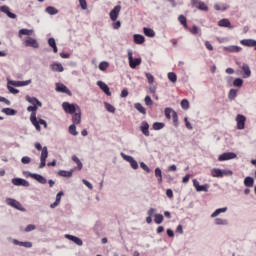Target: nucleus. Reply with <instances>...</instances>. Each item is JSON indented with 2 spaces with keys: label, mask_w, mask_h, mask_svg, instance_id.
<instances>
[{
  "label": "nucleus",
  "mask_w": 256,
  "mask_h": 256,
  "mask_svg": "<svg viewBox=\"0 0 256 256\" xmlns=\"http://www.w3.org/2000/svg\"><path fill=\"white\" fill-rule=\"evenodd\" d=\"M127 53H128V61H129L130 68L137 69V67H139V65H141V62H142L141 57L133 58V50H131V49H128Z\"/></svg>",
  "instance_id": "f03ea898"
},
{
  "label": "nucleus",
  "mask_w": 256,
  "mask_h": 256,
  "mask_svg": "<svg viewBox=\"0 0 256 256\" xmlns=\"http://www.w3.org/2000/svg\"><path fill=\"white\" fill-rule=\"evenodd\" d=\"M140 167L145 171L146 173H151V168L145 164V162H140Z\"/></svg>",
  "instance_id": "680f3d73"
},
{
  "label": "nucleus",
  "mask_w": 256,
  "mask_h": 256,
  "mask_svg": "<svg viewBox=\"0 0 256 256\" xmlns=\"http://www.w3.org/2000/svg\"><path fill=\"white\" fill-rule=\"evenodd\" d=\"M55 91L57 93H65L69 97H73V93L71 92V90H69L67 86H65V84L63 83H56Z\"/></svg>",
  "instance_id": "423d86ee"
},
{
  "label": "nucleus",
  "mask_w": 256,
  "mask_h": 256,
  "mask_svg": "<svg viewBox=\"0 0 256 256\" xmlns=\"http://www.w3.org/2000/svg\"><path fill=\"white\" fill-rule=\"evenodd\" d=\"M68 132L70 135L77 137V135H79V132L77 131V124H71L68 128Z\"/></svg>",
  "instance_id": "e433bc0d"
},
{
  "label": "nucleus",
  "mask_w": 256,
  "mask_h": 256,
  "mask_svg": "<svg viewBox=\"0 0 256 256\" xmlns=\"http://www.w3.org/2000/svg\"><path fill=\"white\" fill-rule=\"evenodd\" d=\"M218 26L219 27H229V29H233V26H231V22L227 18L221 19L218 22Z\"/></svg>",
  "instance_id": "2f4dec72"
},
{
  "label": "nucleus",
  "mask_w": 256,
  "mask_h": 256,
  "mask_svg": "<svg viewBox=\"0 0 256 256\" xmlns=\"http://www.w3.org/2000/svg\"><path fill=\"white\" fill-rule=\"evenodd\" d=\"M32 80H23V81H15V80H9V84H11L13 87H27V85H31Z\"/></svg>",
  "instance_id": "4468645a"
},
{
  "label": "nucleus",
  "mask_w": 256,
  "mask_h": 256,
  "mask_svg": "<svg viewBox=\"0 0 256 256\" xmlns=\"http://www.w3.org/2000/svg\"><path fill=\"white\" fill-rule=\"evenodd\" d=\"M211 175H212V177H223L225 175V171H223L221 169L214 168L211 171Z\"/></svg>",
  "instance_id": "72a5a7b5"
},
{
  "label": "nucleus",
  "mask_w": 256,
  "mask_h": 256,
  "mask_svg": "<svg viewBox=\"0 0 256 256\" xmlns=\"http://www.w3.org/2000/svg\"><path fill=\"white\" fill-rule=\"evenodd\" d=\"M25 100L34 107H43V103L35 96L31 97L29 95H26Z\"/></svg>",
  "instance_id": "9d476101"
},
{
  "label": "nucleus",
  "mask_w": 256,
  "mask_h": 256,
  "mask_svg": "<svg viewBox=\"0 0 256 256\" xmlns=\"http://www.w3.org/2000/svg\"><path fill=\"white\" fill-rule=\"evenodd\" d=\"M6 203L10 207H13V209H17V211L25 212L26 209L21 205V202L15 200V198H6Z\"/></svg>",
  "instance_id": "7ed1b4c3"
},
{
  "label": "nucleus",
  "mask_w": 256,
  "mask_h": 256,
  "mask_svg": "<svg viewBox=\"0 0 256 256\" xmlns=\"http://www.w3.org/2000/svg\"><path fill=\"white\" fill-rule=\"evenodd\" d=\"M178 21L180 25H185L187 23V17L185 15L181 14L178 16Z\"/></svg>",
  "instance_id": "052dcab7"
},
{
  "label": "nucleus",
  "mask_w": 256,
  "mask_h": 256,
  "mask_svg": "<svg viewBox=\"0 0 256 256\" xmlns=\"http://www.w3.org/2000/svg\"><path fill=\"white\" fill-rule=\"evenodd\" d=\"M157 213V209L155 208H150L147 211V217H146V223H148V225H151V223H153V214Z\"/></svg>",
  "instance_id": "cd10ccee"
},
{
  "label": "nucleus",
  "mask_w": 256,
  "mask_h": 256,
  "mask_svg": "<svg viewBox=\"0 0 256 256\" xmlns=\"http://www.w3.org/2000/svg\"><path fill=\"white\" fill-rule=\"evenodd\" d=\"M33 179L37 181V183H40V185H47V178L41 174L35 173Z\"/></svg>",
  "instance_id": "bb28decb"
},
{
  "label": "nucleus",
  "mask_w": 256,
  "mask_h": 256,
  "mask_svg": "<svg viewBox=\"0 0 256 256\" xmlns=\"http://www.w3.org/2000/svg\"><path fill=\"white\" fill-rule=\"evenodd\" d=\"M172 119L174 127H179V115L177 114V111H173Z\"/></svg>",
  "instance_id": "09e8293b"
},
{
  "label": "nucleus",
  "mask_w": 256,
  "mask_h": 256,
  "mask_svg": "<svg viewBox=\"0 0 256 256\" xmlns=\"http://www.w3.org/2000/svg\"><path fill=\"white\" fill-rule=\"evenodd\" d=\"M133 41L135 45H143V43H145V36L142 34H134Z\"/></svg>",
  "instance_id": "a878e982"
},
{
  "label": "nucleus",
  "mask_w": 256,
  "mask_h": 256,
  "mask_svg": "<svg viewBox=\"0 0 256 256\" xmlns=\"http://www.w3.org/2000/svg\"><path fill=\"white\" fill-rule=\"evenodd\" d=\"M62 109L65 113H67V115H73L74 113H77L81 107L78 106L77 103L63 102Z\"/></svg>",
  "instance_id": "f257e3e1"
},
{
  "label": "nucleus",
  "mask_w": 256,
  "mask_h": 256,
  "mask_svg": "<svg viewBox=\"0 0 256 256\" xmlns=\"http://www.w3.org/2000/svg\"><path fill=\"white\" fill-rule=\"evenodd\" d=\"M134 109L138 111V113H141L142 115H147V109L143 106V104L137 102L134 104Z\"/></svg>",
  "instance_id": "c85d7f7f"
},
{
  "label": "nucleus",
  "mask_w": 256,
  "mask_h": 256,
  "mask_svg": "<svg viewBox=\"0 0 256 256\" xmlns=\"http://www.w3.org/2000/svg\"><path fill=\"white\" fill-rule=\"evenodd\" d=\"M120 155H121L122 159H124V161H127V163H130V166L134 170L139 169V163L137 162V160H135V158H133V156L127 155L123 152H121Z\"/></svg>",
  "instance_id": "20e7f679"
},
{
  "label": "nucleus",
  "mask_w": 256,
  "mask_h": 256,
  "mask_svg": "<svg viewBox=\"0 0 256 256\" xmlns=\"http://www.w3.org/2000/svg\"><path fill=\"white\" fill-rule=\"evenodd\" d=\"M242 71H244V77H251V69L249 68V65L243 64Z\"/></svg>",
  "instance_id": "de8ad7c7"
},
{
  "label": "nucleus",
  "mask_w": 256,
  "mask_h": 256,
  "mask_svg": "<svg viewBox=\"0 0 256 256\" xmlns=\"http://www.w3.org/2000/svg\"><path fill=\"white\" fill-rule=\"evenodd\" d=\"M25 47H32L33 49H39V42H37V39L28 36L26 40L24 41Z\"/></svg>",
  "instance_id": "6e6552de"
},
{
  "label": "nucleus",
  "mask_w": 256,
  "mask_h": 256,
  "mask_svg": "<svg viewBox=\"0 0 256 256\" xmlns=\"http://www.w3.org/2000/svg\"><path fill=\"white\" fill-rule=\"evenodd\" d=\"M226 212H227V207L219 208V209H216V210L211 214V217H212V218H215V217H217L218 215H221V213H226Z\"/></svg>",
  "instance_id": "37998d69"
},
{
  "label": "nucleus",
  "mask_w": 256,
  "mask_h": 256,
  "mask_svg": "<svg viewBox=\"0 0 256 256\" xmlns=\"http://www.w3.org/2000/svg\"><path fill=\"white\" fill-rule=\"evenodd\" d=\"M109 65H110L109 62H107V61H102V62L99 63L98 69H99L100 71L105 72V71H107V69H109Z\"/></svg>",
  "instance_id": "a19ab883"
},
{
  "label": "nucleus",
  "mask_w": 256,
  "mask_h": 256,
  "mask_svg": "<svg viewBox=\"0 0 256 256\" xmlns=\"http://www.w3.org/2000/svg\"><path fill=\"white\" fill-rule=\"evenodd\" d=\"M154 175H155L156 178L157 177H163V171L161 170V168H159V167L155 168Z\"/></svg>",
  "instance_id": "0e129e2a"
},
{
  "label": "nucleus",
  "mask_w": 256,
  "mask_h": 256,
  "mask_svg": "<svg viewBox=\"0 0 256 256\" xmlns=\"http://www.w3.org/2000/svg\"><path fill=\"white\" fill-rule=\"evenodd\" d=\"M1 112L7 115L8 117H14V115H17V110L13 108H3Z\"/></svg>",
  "instance_id": "c756f323"
},
{
  "label": "nucleus",
  "mask_w": 256,
  "mask_h": 256,
  "mask_svg": "<svg viewBox=\"0 0 256 256\" xmlns=\"http://www.w3.org/2000/svg\"><path fill=\"white\" fill-rule=\"evenodd\" d=\"M19 37L26 35L27 37H31L33 35V30L32 29H27V28H22L18 32Z\"/></svg>",
  "instance_id": "473e14b6"
},
{
  "label": "nucleus",
  "mask_w": 256,
  "mask_h": 256,
  "mask_svg": "<svg viewBox=\"0 0 256 256\" xmlns=\"http://www.w3.org/2000/svg\"><path fill=\"white\" fill-rule=\"evenodd\" d=\"M11 183L16 187H29L31 185L26 179L19 177L12 178Z\"/></svg>",
  "instance_id": "39448f33"
},
{
  "label": "nucleus",
  "mask_w": 256,
  "mask_h": 256,
  "mask_svg": "<svg viewBox=\"0 0 256 256\" xmlns=\"http://www.w3.org/2000/svg\"><path fill=\"white\" fill-rule=\"evenodd\" d=\"M143 33L146 37H150L153 38L155 37V30H153V28L150 27H144L143 28Z\"/></svg>",
  "instance_id": "7c9ffc66"
},
{
  "label": "nucleus",
  "mask_w": 256,
  "mask_h": 256,
  "mask_svg": "<svg viewBox=\"0 0 256 256\" xmlns=\"http://www.w3.org/2000/svg\"><path fill=\"white\" fill-rule=\"evenodd\" d=\"M193 186L195 187L196 191H198V193H207V191H209V184L200 185L199 181L197 180H193Z\"/></svg>",
  "instance_id": "dca6fc26"
},
{
  "label": "nucleus",
  "mask_w": 256,
  "mask_h": 256,
  "mask_svg": "<svg viewBox=\"0 0 256 256\" xmlns=\"http://www.w3.org/2000/svg\"><path fill=\"white\" fill-rule=\"evenodd\" d=\"M231 159H237V154L233 152H225L218 157V161H229Z\"/></svg>",
  "instance_id": "f3484780"
},
{
  "label": "nucleus",
  "mask_w": 256,
  "mask_h": 256,
  "mask_svg": "<svg viewBox=\"0 0 256 256\" xmlns=\"http://www.w3.org/2000/svg\"><path fill=\"white\" fill-rule=\"evenodd\" d=\"M35 127L36 131H41V125H43L44 129H47V121L42 118H35L34 122H31Z\"/></svg>",
  "instance_id": "1a4fd4ad"
},
{
  "label": "nucleus",
  "mask_w": 256,
  "mask_h": 256,
  "mask_svg": "<svg viewBox=\"0 0 256 256\" xmlns=\"http://www.w3.org/2000/svg\"><path fill=\"white\" fill-rule=\"evenodd\" d=\"M7 89L9 91V93H12V95H17L19 94V89L13 87L11 84H9V80L7 82Z\"/></svg>",
  "instance_id": "a18cd8bd"
},
{
  "label": "nucleus",
  "mask_w": 256,
  "mask_h": 256,
  "mask_svg": "<svg viewBox=\"0 0 256 256\" xmlns=\"http://www.w3.org/2000/svg\"><path fill=\"white\" fill-rule=\"evenodd\" d=\"M34 147L37 151H41V153H43V150L46 149L47 151H49V149L47 148V146H42L39 142H36L34 144Z\"/></svg>",
  "instance_id": "6e6d98bb"
},
{
  "label": "nucleus",
  "mask_w": 256,
  "mask_h": 256,
  "mask_svg": "<svg viewBox=\"0 0 256 256\" xmlns=\"http://www.w3.org/2000/svg\"><path fill=\"white\" fill-rule=\"evenodd\" d=\"M145 77L148 79L149 85H153V83H155V76H153V74L146 72Z\"/></svg>",
  "instance_id": "8fccbe9b"
},
{
  "label": "nucleus",
  "mask_w": 256,
  "mask_h": 256,
  "mask_svg": "<svg viewBox=\"0 0 256 256\" xmlns=\"http://www.w3.org/2000/svg\"><path fill=\"white\" fill-rule=\"evenodd\" d=\"M237 97V90L236 89H231L228 93V99L230 101H234V99Z\"/></svg>",
  "instance_id": "5fc2aeb1"
},
{
  "label": "nucleus",
  "mask_w": 256,
  "mask_h": 256,
  "mask_svg": "<svg viewBox=\"0 0 256 256\" xmlns=\"http://www.w3.org/2000/svg\"><path fill=\"white\" fill-rule=\"evenodd\" d=\"M255 184V180L253 179V177H246L244 179V185L245 187H253V185Z\"/></svg>",
  "instance_id": "79ce46f5"
},
{
  "label": "nucleus",
  "mask_w": 256,
  "mask_h": 256,
  "mask_svg": "<svg viewBox=\"0 0 256 256\" xmlns=\"http://www.w3.org/2000/svg\"><path fill=\"white\" fill-rule=\"evenodd\" d=\"M163 221H165L163 214H154V223H156V225H161Z\"/></svg>",
  "instance_id": "c9c22d12"
},
{
  "label": "nucleus",
  "mask_w": 256,
  "mask_h": 256,
  "mask_svg": "<svg viewBox=\"0 0 256 256\" xmlns=\"http://www.w3.org/2000/svg\"><path fill=\"white\" fill-rule=\"evenodd\" d=\"M48 157H49V150L44 148L43 152H41V155H40V164L38 166V169H43L44 167H46Z\"/></svg>",
  "instance_id": "0eeeda50"
},
{
  "label": "nucleus",
  "mask_w": 256,
  "mask_h": 256,
  "mask_svg": "<svg viewBox=\"0 0 256 256\" xmlns=\"http://www.w3.org/2000/svg\"><path fill=\"white\" fill-rule=\"evenodd\" d=\"M165 128V123L163 122H154L152 125V129L154 131H161V129Z\"/></svg>",
  "instance_id": "58836bf2"
},
{
  "label": "nucleus",
  "mask_w": 256,
  "mask_h": 256,
  "mask_svg": "<svg viewBox=\"0 0 256 256\" xmlns=\"http://www.w3.org/2000/svg\"><path fill=\"white\" fill-rule=\"evenodd\" d=\"M72 115V124L81 125V108Z\"/></svg>",
  "instance_id": "4be33fe9"
},
{
  "label": "nucleus",
  "mask_w": 256,
  "mask_h": 256,
  "mask_svg": "<svg viewBox=\"0 0 256 256\" xmlns=\"http://www.w3.org/2000/svg\"><path fill=\"white\" fill-rule=\"evenodd\" d=\"M35 229H37V226H35V224H29L26 226L25 228V233H30V231H35Z\"/></svg>",
  "instance_id": "13d9d810"
},
{
  "label": "nucleus",
  "mask_w": 256,
  "mask_h": 256,
  "mask_svg": "<svg viewBox=\"0 0 256 256\" xmlns=\"http://www.w3.org/2000/svg\"><path fill=\"white\" fill-rule=\"evenodd\" d=\"M167 77L171 83H177V74L175 72H169Z\"/></svg>",
  "instance_id": "49530a36"
},
{
  "label": "nucleus",
  "mask_w": 256,
  "mask_h": 256,
  "mask_svg": "<svg viewBox=\"0 0 256 256\" xmlns=\"http://www.w3.org/2000/svg\"><path fill=\"white\" fill-rule=\"evenodd\" d=\"M173 111H175V110H173V108H171V107H167L164 109V115H165L166 119H171V113L173 115Z\"/></svg>",
  "instance_id": "603ef678"
},
{
  "label": "nucleus",
  "mask_w": 256,
  "mask_h": 256,
  "mask_svg": "<svg viewBox=\"0 0 256 256\" xmlns=\"http://www.w3.org/2000/svg\"><path fill=\"white\" fill-rule=\"evenodd\" d=\"M51 71H55L56 73H63L65 71V68L63 67V64L61 62H53L50 65Z\"/></svg>",
  "instance_id": "6ab92c4d"
},
{
  "label": "nucleus",
  "mask_w": 256,
  "mask_h": 256,
  "mask_svg": "<svg viewBox=\"0 0 256 256\" xmlns=\"http://www.w3.org/2000/svg\"><path fill=\"white\" fill-rule=\"evenodd\" d=\"M226 51L229 53H240V51H243V48L240 46H229L226 48Z\"/></svg>",
  "instance_id": "ea45409f"
},
{
  "label": "nucleus",
  "mask_w": 256,
  "mask_h": 256,
  "mask_svg": "<svg viewBox=\"0 0 256 256\" xmlns=\"http://www.w3.org/2000/svg\"><path fill=\"white\" fill-rule=\"evenodd\" d=\"M79 5L83 11L87 10V0H78Z\"/></svg>",
  "instance_id": "69168bd1"
},
{
  "label": "nucleus",
  "mask_w": 256,
  "mask_h": 256,
  "mask_svg": "<svg viewBox=\"0 0 256 256\" xmlns=\"http://www.w3.org/2000/svg\"><path fill=\"white\" fill-rule=\"evenodd\" d=\"M21 163H22L23 165H29V163H31V157H29V156H23V157L21 158Z\"/></svg>",
  "instance_id": "bf43d9fd"
},
{
  "label": "nucleus",
  "mask_w": 256,
  "mask_h": 256,
  "mask_svg": "<svg viewBox=\"0 0 256 256\" xmlns=\"http://www.w3.org/2000/svg\"><path fill=\"white\" fill-rule=\"evenodd\" d=\"M72 161L76 163L78 171H81V169H83V162H81V160L79 159V157H77V155L72 156Z\"/></svg>",
  "instance_id": "4c0bfd02"
},
{
  "label": "nucleus",
  "mask_w": 256,
  "mask_h": 256,
  "mask_svg": "<svg viewBox=\"0 0 256 256\" xmlns=\"http://www.w3.org/2000/svg\"><path fill=\"white\" fill-rule=\"evenodd\" d=\"M144 103L147 105V107H151V105H153V99H151V96L146 95L144 98Z\"/></svg>",
  "instance_id": "4d7b16f0"
},
{
  "label": "nucleus",
  "mask_w": 256,
  "mask_h": 256,
  "mask_svg": "<svg viewBox=\"0 0 256 256\" xmlns=\"http://www.w3.org/2000/svg\"><path fill=\"white\" fill-rule=\"evenodd\" d=\"M119 13H121V5H116L109 13L111 21H117Z\"/></svg>",
  "instance_id": "f8f14e48"
},
{
  "label": "nucleus",
  "mask_w": 256,
  "mask_h": 256,
  "mask_svg": "<svg viewBox=\"0 0 256 256\" xmlns=\"http://www.w3.org/2000/svg\"><path fill=\"white\" fill-rule=\"evenodd\" d=\"M113 29H121V21L116 20L114 21V23L112 24Z\"/></svg>",
  "instance_id": "774afa93"
},
{
  "label": "nucleus",
  "mask_w": 256,
  "mask_h": 256,
  "mask_svg": "<svg viewBox=\"0 0 256 256\" xmlns=\"http://www.w3.org/2000/svg\"><path fill=\"white\" fill-rule=\"evenodd\" d=\"M48 45H49V47H55V45H57V42L55 41V38L50 37L48 39Z\"/></svg>",
  "instance_id": "338daca9"
},
{
  "label": "nucleus",
  "mask_w": 256,
  "mask_h": 256,
  "mask_svg": "<svg viewBox=\"0 0 256 256\" xmlns=\"http://www.w3.org/2000/svg\"><path fill=\"white\" fill-rule=\"evenodd\" d=\"M38 109L39 108H37L36 106H32V105L27 107L28 113H31L30 114V123L35 122V119L37 118V110Z\"/></svg>",
  "instance_id": "aec40b11"
},
{
  "label": "nucleus",
  "mask_w": 256,
  "mask_h": 256,
  "mask_svg": "<svg viewBox=\"0 0 256 256\" xmlns=\"http://www.w3.org/2000/svg\"><path fill=\"white\" fill-rule=\"evenodd\" d=\"M65 239L72 241V243H75V245H78V247H81L83 245V240L75 235L66 234Z\"/></svg>",
  "instance_id": "a211bd4d"
},
{
  "label": "nucleus",
  "mask_w": 256,
  "mask_h": 256,
  "mask_svg": "<svg viewBox=\"0 0 256 256\" xmlns=\"http://www.w3.org/2000/svg\"><path fill=\"white\" fill-rule=\"evenodd\" d=\"M180 105L182 107V109H184V111H187V109H189L190 105H189V100L188 99H182L180 102Z\"/></svg>",
  "instance_id": "3c124183"
},
{
  "label": "nucleus",
  "mask_w": 256,
  "mask_h": 256,
  "mask_svg": "<svg viewBox=\"0 0 256 256\" xmlns=\"http://www.w3.org/2000/svg\"><path fill=\"white\" fill-rule=\"evenodd\" d=\"M234 87H242L243 86V80L240 78H236L233 82Z\"/></svg>",
  "instance_id": "e2e57ef3"
},
{
  "label": "nucleus",
  "mask_w": 256,
  "mask_h": 256,
  "mask_svg": "<svg viewBox=\"0 0 256 256\" xmlns=\"http://www.w3.org/2000/svg\"><path fill=\"white\" fill-rule=\"evenodd\" d=\"M140 131L145 135V137H149V122L148 121H142L140 125Z\"/></svg>",
  "instance_id": "5701e85b"
},
{
  "label": "nucleus",
  "mask_w": 256,
  "mask_h": 256,
  "mask_svg": "<svg viewBox=\"0 0 256 256\" xmlns=\"http://www.w3.org/2000/svg\"><path fill=\"white\" fill-rule=\"evenodd\" d=\"M104 107L108 113H115L116 111L115 106L111 105L109 102H104Z\"/></svg>",
  "instance_id": "c03bdc74"
},
{
  "label": "nucleus",
  "mask_w": 256,
  "mask_h": 256,
  "mask_svg": "<svg viewBox=\"0 0 256 256\" xmlns=\"http://www.w3.org/2000/svg\"><path fill=\"white\" fill-rule=\"evenodd\" d=\"M74 171H75L74 169H71L70 171L59 170L57 175H59V177H65L66 179H71V177H73Z\"/></svg>",
  "instance_id": "393cba45"
},
{
  "label": "nucleus",
  "mask_w": 256,
  "mask_h": 256,
  "mask_svg": "<svg viewBox=\"0 0 256 256\" xmlns=\"http://www.w3.org/2000/svg\"><path fill=\"white\" fill-rule=\"evenodd\" d=\"M246 121H247V118L244 115L238 114L236 116L237 129H239V130L245 129V122Z\"/></svg>",
  "instance_id": "2eb2a0df"
},
{
  "label": "nucleus",
  "mask_w": 256,
  "mask_h": 256,
  "mask_svg": "<svg viewBox=\"0 0 256 256\" xmlns=\"http://www.w3.org/2000/svg\"><path fill=\"white\" fill-rule=\"evenodd\" d=\"M12 243L13 245H18L19 247H25L26 249H31V247H33V242H29V241H19L17 239H12Z\"/></svg>",
  "instance_id": "412c9836"
},
{
  "label": "nucleus",
  "mask_w": 256,
  "mask_h": 256,
  "mask_svg": "<svg viewBox=\"0 0 256 256\" xmlns=\"http://www.w3.org/2000/svg\"><path fill=\"white\" fill-rule=\"evenodd\" d=\"M45 12L48 13V15H57V13H59V10L55 8V6H47L45 8Z\"/></svg>",
  "instance_id": "f704fd0d"
},
{
  "label": "nucleus",
  "mask_w": 256,
  "mask_h": 256,
  "mask_svg": "<svg viewBox=\"0 0 256 256\" xmlns=\"http://www.w3.org/2000/svg\"><path fill=\"white\" fill-rule=\"evenodd\" d=\"M193 6L197 9H200V11H209V7H207V4L199 0H193Z\"/></svg>",
  "instance_id": "b1692460"
},
{
  "label": "nucleus",
  "mask_w": 256,
  "mask_h": 256,
  "mask_svg": "<svg viewBox=\"0 0 256 256\" xmlns=\"http://www.w3.org/2000/svg\"><path fill=\"white\" fill-rule=\"evenodd\" d=\"M215 225H229V221L223 218H216Z\"/></svg>",
  "instance_id": "864d4df0"
},
{
  "label": "nucleus",
  "mask_w": 256,
  "mask_h": 256,
  "mask_svg": "<svg viewBox=\"0 0 256 256\" xmlns=\"http://www.w3.org/2000/svg\"><path fill=\"white\" fill-rule=\"evenodd\" d=\"M96 85L99 86V89H101V91H103L107 97H111V89L109 88V85L101 80L97 81Z\"/></svg>",
  "instance_id": "ddd939ff"
},
{
  "label": "nucleus",
  "mask_w": 256,
  "mask_h": 256,
  "mask_svg": "<svg viewBox=\"0 0 256 256\" xmlns=\"http://www.w3.org/2000/svg\"><path fill=\"white\" fill-rule=\"evenodd\" d=\"M0 11L9 17V19H17V14L11 12V8L7 5L0 6Z\"/></svg>",
  "instance_id": "9b49d317"
}]
</instances>
